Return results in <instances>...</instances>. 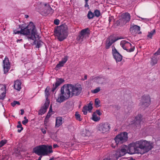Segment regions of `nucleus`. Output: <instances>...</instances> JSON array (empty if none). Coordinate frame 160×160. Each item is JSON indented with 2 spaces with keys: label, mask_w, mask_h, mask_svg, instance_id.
Here are the masks:
<instances>
[{
  "label": "nucleus",
  "mask_w": 160,
  "mask_h": 160,
  "mask_svg": "<svg viewBox=\"0 0 160 160\" xmlns=\"http://www.w3.org/2000/svg\"><path fill=\"white\" fill-rule=\"evenodd\" d=\"M20 30H14L13 33L15 34H20L23 35L27 36L28 40L34 41L32 45H36V48H39L41 47L43 42L41 40H37V39H39L40 37L38 34L37 30L35 26L32 22H30L29 24L26 26L24 24L19 25Z\"/></svg>",
  "instance_id": "obj_1"
},
{
  "label": "nucleus",
  "mask_w": 160,
  "mask_h": 160,
  "mask_svg": "<svg viewBox=\"0 0 160 160\" xmlns=\"http://www.w3.org/2000/svg\"><path fill=\"white\" fill-rule=\"evenodd\" d=\"M82 90V88L80 84H65L61 87L60 93L59 94L56 101L61 103L69 98L78 96L81 93Z\"/></svg>",
  "instance_id": "obj_2"
},
{
  "label": "nucleus",
  "mask_w": 160,
  "mask_h": 160,
  "mask_svg": "<svg viewBox=\"0 0 160 160\" xmlns=\"http://www.w3.org/2000/svg\"><path fill=\"white\" fill-rule=\"evenodd\" d=\"M68 27L66 24H63L57 27L54 29V32L60 41H62L68 36Z\"/></svg>",
  "instance_id": "obj_3"
},
{
  "label": "nucleus",
  "mask_w": 160,
  "mask_h": 160,
  "mask_svg": "<svg viewBox=\"0 0 160 160\" xmlns=\"http://www.w3.org/2000/svg\"><path fill=\"white\" fill-rule=\"evenodd\" d=\"M33 151L35 153L39 156H47L53 152L52 146L45 145L37 146L33 149Z\"/></svg>",
  "instance_id": "obj_4"
},
{
  "label": "nucleus",
  "mask_w": 160,
  "mask_h": 160,
  "mask_svg": "<svg viewBox=\"0 0 160 160\" xmlns=\"http://www.w3.org/2000/svg\"><path fill=\"white\" fill-rule=\"evenodd\" d=\"M138 143L141 154L142 155L148 152L153 148V143L150 141L146 140H140L138 141Z\"/></svg>",
  "instance_id": "obj_5"
},
{
  "label": "nucleus",
  "mask_w": 160,
  "mask_h": 160,
  "mask_svg": "<svg viewBox=\"0 0 160 160\" xmlns=\"http://www.w3.org/2000/svg\"><path fill=\"white\" fill-rule=\"evenodd\" d=\"M128 139V133L123 132L117 135L114 140L112 141V147L115 148L118 144H122L127 141Z\"/></svg>",
  "instance_id": "obj_6"
},
{
  "label": "nucleus",
  "mask_w": 160,
  "mask_h": 160,
  "mask_svg": "<svg viewBox=\"0 0 160 160\" xmlns=\"http://www.w3.org/2000/svg\"><path fill=\"white\" fill-rule=\"evenodd\" d=\"M128 153L130 154L135 153L140 154L138 143V141L133 142L129 144L128 146Z\"/></svg>",
  "instance_id": "obj_7"
},
{
  "label": "nucleus",
  "mask_w": 160,
  "mask_h": 160,
  "mask_svg": "<svg viewBox=\"0 0 160 160\" xmlns=\"http://www.w3.org/2000/svg\"><path fill=\"white\" fill-rule=\"evenodd\" d=\"M120 45L122 48L128 52H131L134 50V47H132L131 44L125 40L122 41L120 42Z\"/></svg>",
  "instance_id": "obj_8"
},
{
  "label": "nucleus",
  "mask_w": 160,
  "mask_h": 160,
  "mask_svg": "<svg viewBox=\"0 0 160 160\" xmlns=\"http://www.w3.org/2000/svg\"><path fill=\"white\" fill-rule=\"evenodd\" d=\"M110 128V125L107 122L102 123L99 125L98 127V130L103 133H108Z\"/></svg>",
  "instance_id": "obj_9"
},
{
  "label": "nucleus",
  "mask_w": 160,
  "mask_h": 160,
  "mask_svg": "<svg viewBox=\"0 0 160 160\" xmlns=\"http://www.w3.org/2000/svg\"><path fill=\"white\" fill-rule=\"evenodd\" d=\"M130 19L131 15L129 13H124L122 14V17L119 19V23L121 25H125L130 21Z\"/></svg>",
  "instance_id": "obj_10"
},
{
  "label": "nucleus",
  "mask_w": 160,
  "mask_h": 160,
  "mask_svg": "<svg viewBox=\"0 0 160 160\" xmlns=\"http://www.w3.org/2000/svg\"><path fill=\"white\" fill-rule=\"evenodd\" d=\"M151 99L148 96H143L142 97L141 102V107L142 108L145 109L150 105Z\"/></svg>",
  "instance_id": "obj_11"
},
{
  "label": "nucleus",
  "mask_w": 160,
  "mask_h": 160,
  "mask_svg": "<svg viewBox=\"0 0 160 160\" xmlns=\"http://www.w3.org/2000/svg\"><path fill=\"white\" fill-rule=\"evenodd\" d=\"M112 53L113 57L117 63L122 60V56L118 52L114 47H112Z\"/></svg>",
  "instance_id": "obj_12"
},
{
  "label": "nucleus",
  "mask_w": 160,
  "mask_h": 160,
  "mask_svg": "<svg viewBox=\"0 0 160 160\" xmlns=\"http://www.w3.org/2000/svg\"><path fill=\"white\" fill-rule=\"evenodd\" d=\"M140 30V27L137 25L133 24L130 26V32L133 35H135L137 33L139 34H141L142 32Z\"/></svg>",
  "instance_id": "obj_13"
},
{
  "label": "nucleus",
  "mask_w": 160,
  "mask_h": 160,
  "mask_svg": "<svg viewBox=\"0 0 160 160\" xmlns=\"http://www.w3.org/2000/svg\"><path fill=\"white\" fill-rule=\"evenodd\" d=\"M3 68L4 73L6 74L8 72L10 69V63L8 58L7 57H6L4 59L3 61Z\"/></svg>",
  "instance_id": "obj_14"
},
{
  "label": "nucleus",
  "mask_w": 160,
  "mask_h": 160,
  "mask_svg": "<svg viewBox=\"0 0 160 160\" xmlns=\"http://www.w3.org/2000/svg\"><path fill=\"white\" fill-rule=\"evenodd\" d=\"M6 86L5 84H0V99L3 100L5 96Z\"/></svg>",
  "instance_id": "obj_15"
},
{
  "label": "nucleus",
  "mask_w": 160,
  "mask_h": 160,
  "mask_svg": "<svg viewBox=\"0 0 160 160\" xmlns=\"http://www.w3.org/2000/svg\"><path fill=\"white\" fill-rule=\"evenodd\" d=\"M118 40L115 37L110 36L107 39L105 48L107 49L109 48L112 44Z\"/></svg>",
  "instance_id": "obj_16"
},
{
  "label": "nucleus",
  "mask_w": 160,
  "mask_h": 160,
  "mask_svg": "<svg viewBox=\"0 0 160 160\" xmlns=\"http://www.w3.org/2000/svg\"><path fill=\"white\" fill-rule=\"evenodd\" d=\"M56 81L54 84H53V87L52 88V92H54L56 89L62 83L64 82V80L62 78H57L56 79Z\"/></svg>",
  "instance_id": "obj_17"
},
{
  "label": "nucleus",
  "mask_w": 160,
  "mask_h": 160,
  "mask_svg": "<svg viewBox=\"0 0 160 160\" xmlns=\"http://www.w3.org/2000/svg\"><path fill=\"white\" fill-rule=\"evenodd\" d=\"M128 146L126 145L122 146L120 151L119 152V157H121L127 153H128Z\"/></svg>",
  "instance_id": "obj_18"
},
{
  "label": "nucleus",
  "mask_w": 160,
  "mask_h": 160,
  "mask_svg": "<svg viewBox=\"0 0 160 160\" xmlns=\"http://www.w3.org/2000/svg\"><path fill=\"white\" fill-rule=\"evenodd\" d=\"M92 109V105L91 103H89L88 104V106H85L83 107L82 109V112L84 115H86L88 112V111L89 112H91Z\"/></svg>",
  "instance_id": "obj_19"
},
{
  "label": "nucleus",
  "mask_w": 160,
  "mask_h": 160,
  "mask_svg": "<svg viewBox=\"0 0 160 160\" xmlns=\"http://www.w3.org/2000/svg\"><path fill=\"white\" fill-rule=\"evenodd\" d=\"M13 87L16 90L18 91H20L21 89V82L19 80H16L14 82Z\"/></svg>",
  "instance_id": "obj_20"
},
{
  "label": "nucleus",
  "mask_w": 160,
  "mask_h": 160,
  "mask_svg": "<svg viewBox=\"0 0 160 160\" xmlns=\"http://www.w3.org/2000/svg\"><path fill=\"white\" fill-rule=\"evenodd\" d=\"M62 123V119L61 117H58L56 119L55 127L58 128Z\"/></svg>",
  "instance_id": "obj_21"
},
{
  "label": "nucleus",
  "mask_w": 160,
  "mask_h": 160,
  "mask_svg": "<svg viewBox=\"0 0 160 160\" xmlns=\"http://www.w3.org/2000/svg\"><path fill=\"white\" fill-rule=\"evenodd\" d=\"M45 8L46 9H47V11L45 12V13L46 14H47V15L48 14H52L54 12V10L52 9L51 7L49 5L47 6L46 4H45Z\"/></svg>",
  "instance_id": "obj_22"
},
{
  "label": "nucleus",
  "mask_w": 160,
  "mask_h": 160,
  "mask_svg": "<svg viewBox=\"0 0 160 160\" xmlns=\"http://www.w3.org/2000/svg\"><path fill=\"white\" fill-rule=\"evenodd\" d=\"M158 58L157 55H154L151 58V63L152 65H154L157 63Z\"/></svg>",
  "instance_id": "obj_23"
},
{
  "label": "nucleus",
  "mask_w": 160,
  "mask_h": 160,
  "mask_svg": "<svg viewBox=\"0 0 160 160\" xmlns=\"http://www.w3.org/2000/svg\"><path fill=\"white\" fill-rule=\"evenodd\" d=\"M142 116L141 114H139L138 115L135 117V122L137 124H140L142 121Z\"/></svg>",
  "instance_id": "obj_24"
},
{
  "label": "nucleus",
  "mask_w": 160,
  "mask_h": 160,
  "mask_svg": "<svg viewBox=\"0 0 160 160\" xmlns=\"http://www.w3.org/2000/svg\"><path fill=\"white\" fill-rule=\"evenodd\" d=\"M89 28H87L82 30L80 33L85 36V35L88 34L89 33Z\"/></svg>",
  "instance_id": "obj_25"
},
{
  "label": "nucleus",
  "mask_w": 160,
  "mask_h": 160,
  "mask_svg": "<svg viewBox=\"0 0 160 160\" xmlns=\"http://www.w3.org/2000/svg\"><path fill=\"white\" fill-rule=\"evenodd\" d=\"M100 119V118L98 117L96 113L94 112L92 115V120L94 121L97 122Z\"/></svg>",
  "instance_id": "obj_26"
},
{
  "label": "nucleus",
  "mask_w": 160,
  "mask_h": 160,
  "mask_svg": "<svg viewBox=\"0 0 160 160\" xmlns=\"http://www.w3.org/2000/svg\"><path fill=\"white\" fill-rule=\"evenodd\" d=\"M49 88L47 87L45 91V96L46 98V101L49 100L48 99V97L49 95Z\"/></svg>",
  "instance_id": "obj_27"
},
{
  "label": "nucleus",
  "mask_w": 160,
  "mask_h": 160,
  "mask_svg": "<svg viewBox=\"0 0 160 160\" xmlns=\"http://www.w3.org/2000/svg\"><path fill=\"white\" fill-rule=\"evenodd\" d=\"M94 17V13H93L90 11L88 12L87 14V17L89 19H92Z\"/></svg>",
  "instance_id": "obj_28"
},
{
  "label": "nucleus",
  "mask_w": 160,
  "mask_h": 160,
  "mask_svg": "<svg viewBox=\"0 0 160 160\" xmlns=\"http://www.w3.org/2000/svg\"><path fill=\"white\" fill-rule=\"evenodd\" d=\"M49 100L46 101V102L44 103L43 106L42 108L44 109L45 110L47 111V109L48 108L49 105Z\"/></svg>",
  "instance_id": "obj_29"
},
{
  "label": "nucleus",
  "mask_w": 160,
  "mask_h": 160,
  "mask_svg": "<svg viewBox=\"0 0 160 160\" xmlns=\"http://www.w3.org/2000/svg\"><path fill=\"white\" fill-rule=\"evenodd\" d=\"M94 102V105L96 107L98 108L100 106V101L98 98H96Z\"/></svg>",
  "instance_id": "obj_30"
},
{
  "label": "nucleus",
  "mask_w": 160,
  "mask_h": 160,
  "mask_svg": "<svg viewBox=\"0 0 160 160\" xmlns=\"http://www.w3.org/2000/svg\"><path fill=\"white\" fill-rule=\"evenodd\" d=\"M82 135L83 137L89 136L90 135L89 132L86 129L82 131Z\"/></svg>",
  "instance_id": "obj_31"
},
{
  "label": "nucleus",
  "mask_w": 160,
  "mask_h": 160,
  "mask_svg": "<svg viewBox=\"0 0 160 160\" xmlns=\"http://www.w3.org/2000/svg\"><path fill=\"white\" fill-rule=\"evenodd\" d=\"M155 32L156 31L155 29H153L152 31L149 32L147 37L150 38H152V36L155 33Z\"/></svg>",
  "instance_id": "obj_32"
},
{
  "label": "nucleus",
  "mask_w": 160,
  "mask_h": 160,
  "mask_svg": "<svg viewBox=\"0 0 160 160\" xmlns=\"http://www.w3.org/2000/svg\"><path fill=\"white\" fill-rule=\"evenodd\" d=\"M84 37V36L80 33L76 39L78 41H80L82 42L83 41Z\"/></svg>",
  "instance_id": "obj_33"
},
{
  "label": "nucleus",
  "mask_w": 160,
  "mask_h": 160,
  "mask_svg": "<svg viewBox=\"0 0 160 160\" xmlns=\"http://www.w3.org/2000/svg\"><path fill=\"white\" fill-rule=\"evenodd\" d=\"M94 16L97 18L99 17L101 15V12L100 11L97 9H96L94 10Z\"/></svg>",
  "instance_id": "obj_34"
},
{
  "label": "nucleus",
  "mask_w": 160,
  "mask_h": 160,
  "mask_svg": "<svg viewBox=\"0 0 160 160\" xmlns=\"http://www.w3.org/2000/svg\"><path fill=\"white\" fill-rule=\"evenodd\" d=\"M7 140L6 139L2 140L0 142V148L3 146L5 144L7 143Z\"/></svg>",
  "instance_id": "obj_35"
},
{
  "label": "nucleus",
  "mask_w": 160,
  "mask_h": 160,
  "mask_svg": "<svg viewBox=\"0 0 160 160\" xmlns=\"http://www.w3.org/2000/svg\"><path fill=\"white\" fill-rule=\"evenodd\" d=\"M75 117L77 120L80 121L82 120V119L80 118V115L77 112H76L75 114Z\"/></svg>",
  "instance_id": "obj_36"
},
{
  "label": "nucleus",
  "mask_w": 160,
  "mask_h": 160,
  "mask_svg": "<svg viewBox=\"0 0 160 160\" xmlns=\"http://www.w3.org/2000/svg\"><path fill=\"white\" fill-rule=\"evenodd\" d=\"M64 64V63L62 61H60L59 62V63L57 64L56 68H59L62 67L63 66Z\"/></svg>",
  "instance_id": "obj_37"
},
{
  "label": "nucleus",
  "mask_w": 160,
  "mask_h": 160,
  "mask_svg": "<svg viewBox=\"0 0 160 160\" xmlns=\"http://www.w3.org/2000/svg\"><path fill=\"white\" fill-rule=\"evenodd\" d=\"M46 111V110L44 109L43 108H42L39 110V115H42L45 113Z\"/></svg>",
  "instance_id": "obj_38"
},
{
  "label": "nucleus",
  "mask_w": 160,
  "mask_h": 160,
  "mask_svg": "<svg viewBox=\"0 0 160 160\" xmlns=\"http://www.w3.org/2000/svg\"><path fill=\"white\" fill-rule=\"evenodd\" d=\"M11 105L14 107L16 104H18V105H20V103L18 101H14L13 102H12Z\"/></svg>",
  "instance_id": "obj_39"
},
{
  "label": "nucleus",
  "mask_w": 160,
  "mask_h": 160,
  "mask_svg": "<svg viewBox=\"0 0 160 160\" xmlns=\"http://www.w3.org/2000/svg\"><path fill=\"white\" fill-rule=\"evenodd\" d=\"M24 120L22 121V123L23 125H25L28 122V120L27 118L26 117L24 118Z\"/></svg>",
  "instance_id": "obj_40"
},
{
  "label": "nucleus",
  "mask_w": 160,
  "mask_h": 160,
  "mask_svg": "<svg viewBox=\"0 0 160 160\" xmlns=\"http://www.w3.org/2000/svg\"><path fill=\"white\" fill-rule=\"evenodd\" d=\"M47 9H45V5L43 9L41 11L42 14L44 16L47 15V14H46L45 13H46L45 12H46V11H47Z\"/></svg>",
  "instance_id": "obj_41"
},
{
  "label": "nucleus",
  "mask_w": 160,
  "mask_h": 160,
  "mask_svg": "<svg viewBox=\"0 0 160 160\" xmlns=\"http://www.w3.org/2000/svg\"><path fill=\"white\" fill-rule=\"evenodd\" d=\"M100 90V88L99 87H98L94 90L93 91H92V92L94 93H96L98 92Z\"/></svg>",
  "instance_id": "obj_42"
},
{
  "label": "nucleus",
  "mask_w": 160,
  "mask_h": 160,
  "mask_svg": "<svg viewBox=\"0 0 160 160\" xmlns=\"http://www.w3.org/2000/svg\"><path fill=\"white\" fill-rule=\"evenodd\" d=\"M68 60V57L67 56H65L63 58H62V62L64 63H65Z\"/></svg>",
  "instance_id": "obj_43"
},
{
  "label": "nucleus",
  "mask_w": 160,
  "mask_h": 160,
  "mask_svg": "<svg viewBox=\"0 0 160 160\" xmlns=\"http://www.w3.org/2000/svg\"><path fill=\"white\" fill-rule=\"evenodd\" d=\"M60 22L59 20L58 19H56L54 21V23L55 25H58L59 24Z\"/></svg>",
  "instance_id": "obj_44"
},
{
  "label": "nucleus",
  "mask_w": 160,
  "mask_h": 160,
  "mask_svg": "<svg viewBox=\"0 0 160 160\" xmlns=\"http://www.w3.org/2000/svg\"><path fill=\"white\" fill-rule=\"evenodd\" d=\"M11 158L8 156H6L5 158H2V160H11Z\"/></svg>",
  "instance_id": "obj_45"
},
{
  "label": "nucleus",
  "mask_w": 160,
  "mask_h": 160,
  "mask_svg": "<svg viewBox=\"0 0 160 160\" xmlns=\"http://www.w3.org/2000/svg\"><path fill=\"white\" fill-rule=\"evenodd\" d=\"M17 127L18 128H21V127H22V124L20 121H19L18 122V125L17 126Z\"/></svg>",
  "instance_id": "obj_46"
},
{
  "label": "nucleus",
  "mask_w": 160,
  "mask_h": 160,
  "mask_svg": "<svg viewBox=\"0 0 160 160\" xmlns=\"http://www.w3.org/2000/svg\"><path fill=\"white\" fill-rule=\"evenodd\" d=\"M95 112L96 113V114H97L99 116L101 115L102 114V113L100 112V110H96V112Z\"/></svg>",
  "instance_id": "obj_47"
},
{
  "label": "nucleus",
  "mask_w": 160,
  "mask_h": 160,
  "mask_svg": "<svg viewBox=\"0 0 160 160\" xmlns=\"http://www.w3.org/2000/svg\"><path fill=\"white\" fill-rule=\"evenodd\" d=\"M160 55V49H158V51L156 52L154 54L155 55H157V56L158 55Z\"/></svg>",
  "instance_id": "obj_48"
},
{
  "label": "nucleus",
  "mask_w": 160,
  "mask_h": 160,
  "mask_svg": "<svg viewBox=\"0 0 160 160\" xmlns=\"http://www.w3.org/2000/svg\"><path fill=\"white\" fill-rule=\"evenodd\" d=\"M41 130L43 134H45L46 133V131L45 129L44 128H41Z\"/></svg>",
  "instance_id": "obj_49"
},
{
  "label": "nucleus",
  "mask_w": 160,
  "mask_h": 160,
  "mask_svg": "<svg viewBox=\"0 0 160 160\" xmlns=\"http://www.w3.org/2000/svg\"><path fill=\"white\" fill-rule=\"evenodd\" d=\"M50 116V115L48 113L47 115V116H46V117L45 118V121H46V120H48V119L49 118Z\"/></svg>",
  "instance_id": "obj_50"
},
{
  "label": "nucleus",
  "mask_w": 160,
  "mask_h": 160,
  "mask_svg": "<svg viewBox=\"0 0 160 160\" xmlns=\"http://www.w3.org/2000/svg\"><path fill=\"white\" fill-rule=\"evenodd\" d=\"M52 106H50V107L49 108V112L48 113L49 114V113L50 112H52Z\"/></svg>",
  "instance_id": "obj_51"
},
{
  "label": "nucleus",
  "mask_w": 160,
  "mask_h": 160,
  "mask_svg": "<svg viewBox=\"0 0 160 160\" xmlns=\"http://www.w3.org/2000/svg\"><path fill=\"white\" fill-rule=\"evenodd\" d=\"M23 129V128L22 127H21V128H20V129H18V132H20Z\"/></svg>",
  "instance_id": "obj_52"
},
{
  "label": "nucleus",
  "mask_w": 160,
  "mask_h": 160,
  "mask_svg": "<svg viewBox=\"0 0 160 160\" xmlns=\"http://www.w3.org/2000/svg\"><path fill=\"white\" fill-rule=\"evenodd\" d=\"M58 147V145L57 144H54L53 145V147L54 148H56Z\"/></svg>",
  "instance_id": "obj_53"
},
{
  "label": "nucleus",
  "mask_w": 160,
  "mask_h": 160,
  "mask_svg": "<svg viewBox=\"0 0 160 160\" xmlns=\"http://www.w3.org/2000/svg\"><path fill=\"white\" fill-rule=\"evenodd\" d=\"M21 114L22 115H23V114H24V111L23 109H22L21 110Z\"/></svg>",
  "instance_id": "obj_54"
},
{
  "label": "nucleus",
  "mask_w": 160,
  "mask_h": 160,
  "mask_svg": "<svg viewBox=\"0 0 160 160\" xmlns=\"http://www.w3.org/2000/svg\"><path fill=\"white\" fill-rule=\"evenodd\" d=\"M85 7H89V5L88 4V2H85V4L84 5Z\"/></svg>",
  "instance_id": "obj_55"
},
{
  "label": "nucleus",
  "mask_w": 160,
  "mask_h": 160,
  "mask_svg": "<svg viewBox=\"0 0 160 160\" xmlns=\"http://www.w3.org/2000/svg\"><path fill=\"white\" fill-rule=\"evenodd\" d=\"M42 158V156H39V157L38 158V159L37 160H41V159Z\"/></svg>",
  "instance_id": "obj_56"
},
{
  "label": "nucleus",
  "mask_w": 160,
  "mask_h": 160,
  "mask_svg": "<svg viewBox=\"0 0 160 160\" xmlns=\"http://www.w3.org/2000/svg\"><path fill=\"white\" fill-rule=\"evenodd\" d=\"M84 79L85 80H86V79H87V75H85V76L84 77Z\"/></svg>",
  "instance_id": "obj_57"
},
{
  "label": "nucleus",
  "mask_w": 160,
  "mask_h": 160,
  "mask_svg": "<svg viewBox=\"0 0 160 160\" xmlns=\"http://www.w3.org/2000/svg\"><path fill=\"white\" fill-rule=\"evenodd\" d=\"M103 160H110L109 158H105L104 159H103Z\"/></svg>",
  "instance_id": "obj_58"
},
{
  "label": "nucleus",
  "mask_w": 160,
  "mask_h": 160,
  "mask_svg": "<svg viewBox=\"0 0 160 160\" xmlns=\"http://www.w3.org/2000/svg\"><path fill=\"white\" fill-rule=\"evenodd\" d=\"M25 17L26 18H27L28 17V15H25Z\"/></svg>",
  "instance_id": "obj_59"
},
{
  "label": "nucleus",
  "mask_w": 160,
  "mask_h": 160,
  "mask_svg": "<svg viewBox=\"0 0 160 160\" xmlns=\"http://www.w3.org/2000/svg\"><path fill=\"white\" fill-rule=\"evenodd\" d=\"M96 78H97V79H101L100 78H99V77H97Z\"/></svg>",
  "instance_id": "obj_60"
},
{
  "label": "nucleus",
  "mask_w": 160,
  "mask_h": 160,
  "mask_svg": "<svg viewBox=\"0 0 160 160\" xmlns=\"http://www.w3.org/2000/svg\"><path fill=\"white\" fill-rule=\"evenodd\" d=\"M85 2H88L89 0H84Z\"/></svg>",
  "instance_id": "obj_61"
},
{
  "label": "nucleus",
  "mask_w": 160,
  "mask_h": 160,
  "mask_svg": "<svg viewBox=\"0 0 160 160\" xmlns=\"http://www.w3.org/2000/svg\"><path fill=\"white\" fill-rule=\"evenodd\" d=\"M53 159V158H50L49 160H52Z\"/></svg>",
  "instance_id": "obj_62"
},
{
  "label": "nucleus",
  "mask_w": 160,
  "mask_h": 160,
  "mask_svg": "<svg viewBox=\"0 0 160 160\" xmlns=\"http://www.w3.org/2000/svg\"><path fill=\"white\" fill-rule=\"evenodd\" d=\"M17 41V42H18L19 41V40H18Z\"/></svg>",
  "instance_id": "obj_63"
},
{
  "label": "nucleus",
  "mask_w": 160,
  "mask_h": 160,
  "mask_svg": "<svg viewBox=\"0 0 160 160\" xmlns=\"http://www.w3.org/2000/svg\"><path fill=\"white\" fill-rule=\"evenodd\" d=\"M20 40H22V39H21Z\"/></svg>",
  "instance_id": "obj_64"
}]
</instances>
